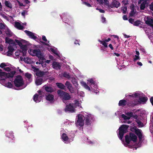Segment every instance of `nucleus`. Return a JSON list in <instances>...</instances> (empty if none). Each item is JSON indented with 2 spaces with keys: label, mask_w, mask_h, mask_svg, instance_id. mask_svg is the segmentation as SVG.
Instances as JSON below:
<instances>
[{
  "label": "nucleus",
  "mask_w": 153,
  "mask_h": 153,
  "mask_svg": "<svg viewBox=\"0 0 153 153\" xmlns=\"http://www.w3.org/2000/svg\"><path fill=\"white\" fill-rule=\"evenodd\" d=\"M82 85L86 89L88 90L89 91H90V87L87 84L86 82H81Z\"/></svg>",
  "instance_id": "obj_23"
},
{
  "label": "nucleus",
  "mask_w": 153,
  "mask_h": 153,
  "mask_svg": "<svg viewBox=\"0 0 153 153\" xmlns=\"http://www.w3.org/2000/svg\"><path fill=\"white\" fill-rule=\"evenodd\" d=\"M135 58L134 59L133 61L134 62L136 61L137 60H140V57L138 55H135Z\"/></svg>",
  "instance_id": "obj_46"
},
{
  "label": "nucleus",
  "mask_w": 153,
  "mask_h": 153,
  "mask_svg": "<svg viewBox=\"0 0 153 153\" xmlns=\"http://www.w3.org/2000/svg\"><path fill=\"white\" fill-rule=\"evenodd\" d=\"M125 133L119 131L118 136L120 140H122V139Z\"/></svg>",
  "instance_id": "obj_29"
},
{
  "label": "nucleus",
  "mask_w": 153,
  "mask_h": 153,
  "mask_svg": "<svg viewBox=\"0 0 153 153\" xmlns=\"http://www.w3.org/2000/svg\"><path fill=\"white\" fill-rule=\"evenodd\" d=\"M12 131H10L9 133V134H6V135L9 137L10 138H14V135Z\"/></svg>",
  "instance_id": "obj_37"
},
{
  "label": "nucleus",
  "mask_w": 153,
  "mask_h": 153,
  "mask_svg": "<svg viewBox=\"0 0 153 153\" xmlns=\"http://www.w3.org/2000/svg\"><path fill=\"white\" fill-rule=\"evenodd\" d=\"M42 39L45 42H46L47 41V40L46 39V37L45 36H42Z\"/></svg>",
  "instance_id": "obj_63"
},
{
  "label": "nucleus",
  "mask_w": 153,
  "mask_h": 153,
  "mask_svg": "<svg viewBox=\"0 0 153 153\" xmlns=\"http://www.w3.org/2000/svg\"><path fill=\"white\" fill-rule=\"evenodd\" d=\"M135 133L137 136L141 134V130L139 129H137L135 130Z\"/></svg>",
  "instance_id": "obj_44"
},
{
  "label": "nucleus",
  "mask_w": 153,
  "mask_h": 153,
  "mask_svg": "<svg viewBox=\"0 0 153 153\" xmlns=\"http://www.w3.org/2000/svg\"><path fill=\"white\" fill-rule=\"evenodd\" d=\"M5 6L9 8H12V5L11 3L9 1H5Z\"/></svg>",
  "instance_id": "obj_27"
},
{
  "label": "nucleus",
  "mask_w": 153,
  "mask_h": 153,
  "mask_svg": "<svg viewBox=\"0 0 153 153\" xmlns=\"http://www.w3.org/2000/svg\"><path fill=\"white\" fill-rule=\"evenodd\" d=\"M65 84L68 89H70V88L72 86L71 84L68 81H67L66 82Z\"/></svg>",
  "instance_id": "obj_35"
},
{
  "label": "nucleus",
  "mask_w": 153,
  "mask_h": 153,
  "mask_svg": "<svg viewBox=\"0 0 153 153\" xmlns=\"http://www.w3.org/2000/svg\"><path fill=\"white\" fill-rule=\"evenodd\" d=\"M52 67L53 68L56 70L61 69V66L59 62H54L52 63Z\"/></svg>",
  "instance_id": "obj_12"
},
{
  "label": "nucleus",
  "mask_w": 153,
  "mask_h": 153,
  "mask_svg": "<svg viewBox=\"0 0 153 153\" xmlns=\"http://www.w3.org/2000/svg\"><path fill=\"white\" fill-rule=\"evenodd\" d=\"M148 98L146 97H141L140 96L139 97V100L140 102V104L142 102H146Z\"/></svg>",
  "instance_id": "obj_21"
},
{
  "label": "nucleus",
  "mask_w": 153,
  "mask_h": 153,
  "mask_svg": "<svg viewBox=\"0 0 153 153\" xmlns=\"http://www.w3.org/2000/svg\"><path fill=\"white\" fill-rule=\"evenodd\" d=\"M16 73V71H15L7 73L5 72L2 71V70L0 69V77L1 80H5L7 78H12Z\"/></svg>",
  "instance_id": "obj_2"
},
{
  "label": "nucleus",
  "mask_w": 153,
  "mask_h": 153,
  "mask_svg": "<svg viewBox=\"0 0 153 153\" xmlns=\"http://www.w3.org/2000/svg\"><path fill=\"white\" fill-rule=\"evenodd\" d=\"M133 101L134 106L140 104V102H139V100L137 99H134Z\"/></svg>",
  "instance_id": "obj_32"
},
{
  "label": "nucleus",
  "mask_w": 153,
  "mask_h": 153,
  "mask_svg": "<svg viewBox=\"0 0 153 153\" xmlns=\"http://www.w3.org/2000/svg\"><path fill=\"white\" fill-rule=\"evenodd\" d=\"M24 31L30 38L34 40H35L37 39V37L34 35V33L27 30H25Z\"/></svg>",
  "instance_id": "obj_11"
},
{
  "label": "nucleus",
  "mask_w": 153,
  "mask_h": 153,
  "mask_svg": "<svg viewBox=\"0 0 153 153\" xmlns=\"http://www.w3.org/2000/svg\"><path fill=\"white\" fill-rule=\"evenodd\" d=\"M126 104L129 107H134L133 101H130L127 102Z\"/></svg>",
  "instance_id": "obj_33"
},
{
  "label": "nucleus",
  "mask_w": 153,
  "mask_h": 153,
  "mask_svg": "<svg viewBox=\"0 0 153 153\" xmlns=\"http://www.w3.org/2000/svg\"><path fill=\"white\" fill-rule=\"evenodd\" d=\"M56 85L58 88L62 90H64L65 91L66 87L64 85L60 82H56Z\"/></svg>",
  "instance_id": "obj_15"
},
{
  "label": "nucleus",
  "mask_w": 153,
  "mask_h": 153,
  "mask_svg": "<svg viewBox=\"0 0 153 153\" xmlns=\"http://www.w3.org/2000/svg\"><path fill=\"white\" fill-rule=\"evenodd\" d=\"M134 97L135 98H139L140 97V94L138 93H136L134 94Z\"/></svg>",
  "instance_id": "obj_58"
},
{
  "label": "nucleus",
  "mask_w": 153,
  "mask_h": 153,
  "mask_svg": "<svg viewBox=\"0 0 153 153\" xmlns=\"http://www.w3.org/2000/svg\"><path fill=\"white\" fill-rule=\"evenodd\" d=\"M32 52L33 56H36L39 58H41L42 56V54L41 50L39 49L33 50Z\"/></svg>",
  "instance_id": "obj_8"
},
{
  "label": "nucleus",
  "mask_w": 153,
  "mask_h": 153,
  "mask_svg": "<svg viewBox=\"0 0 153 153\" xmlns=\"http://www.w3.org/2000/svg\"><path fill=\"white\" fill-rule=\"evenodd\" d=\"M43 82V79L42 78H37L36 79L35 81L36 84L37 85H41Z\"/></svg>",
  "instance_id": "obj_19"
},
{
  "label": "nucleus",
  "mask_w": 153,
  "mask_h": 153,
  "mask_svg": "<svg viewBox=\"0 0 153 153\" xmlns=\"http://www.w3.org/2000/svg\"><path fill=\"white\" fill-rule=\"evenodd\" d=\"M128 127L129 126L128 125H123L120 127L119 130L121 131L126 133L127 131V129Z\"/></svg>",
  "instance_id": "obj_13"
},
{
  "label": "nucleus",
  "mask_w": 153,
  "mask_h": 153,
  "mask_svg": "<svg viewBox=\"0 0 153 153\" xmlns=\"http://www.w3.org/2000/svg\"><path fill=\"white\" fill-rule=\"evenodd\" d=\"M85 118V124L88 126L91 125L92 123V120H93V117L91 114L85 115L84 116Z\"/></svg>",
  "instance_id": "obj_7"
},
{
  "label": "nucleus",
  "mask_w": 153,
  "mask_h": 153,
  "mask_svg": "<svg viewBox=\"0 0 153 153\" xmlns=\"http://www.w3.org/2000/svg\"><path fill=\"white\" fill-rule=\"evenodd\" d=\"M0 28L1 29H5V25L2 23H0Z\"/></svg>",
  "instance_id": "obj_45"
},
{
  "label": "nucleus",
  "mask_w": 153,
  "mask_h": 153,
  "mask_svg": "<svg viewBox=\"0 0 153 153\" xmlns=\"http://www.w3.org/2000/svg\"><path fill=\"white\" fill-rule=\"evenodd\" d=\"M134 19H133L130 18L128 20V21L130 23L133 25L134 22Z\"/></svg>",
  "instance_id": "obj_54"
},
{
  "label": "nucleus",
  "mask_w": 153,
  "mask_h": 153,
  "mask_svg": "<svg viewBox=\"0 0 153 153\" xmlns=\"http://www.w3.org/2000/svg\"><path fill=\"white\" fill-rule=\"evenodd\" d=\"M57 94L62 101L65 102L66 101L69 100L71 98V96L68 93L61 90H59L57 91Z\"/></svg>",
  "instance_id": "obj_1"
},
{
  "label": "nucleus",
  "mask_w": 153,
  "mask_h": 153,
  "mask_svg": "<svg viewBox=\"0 0 153 153\" xmlns=\"http://www.w3.org/2000/svg\"><path fill=\"white\" fill-rule=\"evenodd\" d=\"M127 115L130 117H132L133 116V113L132 112H128V113L127 114Z\"/></svg>",
  "instance_id": "obj_60"
},
{
  "label": "nucleus",
  "mask_w": 153,
  "mask_h": 153,
  "mask_svg": "<svg viewBox=\"0 0 153 153\" xmlns=\"http://www.w3.org/2000/svg\"><path fill=\"white\" fill-rule=\"evenodd\" d=\"M6 35L9 37L12 36V33L9 30H7L6 32Z\"/></svg>",
  "instance_id": "obj_40"
},
{
  "label": "nucleus",
  "mask_w": 153,
  "mask_h": 153,
  "mask_svg": "<svg viewBox=\"0 0 153 153\" xmlns=\"http://www.w3.org/2000/svg\"><path fill=\"white\" fill-rule=\"evenodd\" d=\"M62 138L64 141H68V138L66 134L63 133L62 136Z\"/></svg>",
  "instance_id": "obj_28"
},
{
  "label": "nucleus",
  "mask_w": 153,
  "mask_h": 153,
  "mask_svg": "<svg viewBox=\"0 0 153 153\" xmlns=\"http://www.w3.org/2000/svg\"><path fill=\"white\" fill-rule=\"evenodd\" d=\"M128 0H123L122 1V2L124 5H126L128 4Z\"/></svg>",
  "instance_id": "obj_53"
},
{
  "label": "nucleus",
  "mask_w": 153,
  "mask_h": 153,
  "mask_svg": "<svg viewBox=\"0 0 153 153\" xmlns=\"http://www.w3.org/2000/svg\"><path fill=\"white\" fill-rule=\"evenodd\" d=\"M54 96L53 95L49 94L46 96V99L48 101H49L51 102H52L54 101Z\"/></svg>",
  "instance_id": "obj_14"
},
{
  "label": "nucleus",
  "mask_w": 153,
  "mask_h": 153,
  "mask_svg": "<svg viewBox=\"0 0 153 153\" xmlns=\"http://www.w3.org/2000/svg\"><path fill=\"white\" fill-rule=\"evenodd\" d=\"M75 105L74 103H69L68 105H67L64 109V111L65 112L74 113L75 112Z\"/></svg>",
  "instance_id": "obj_6"
},
{
  "label": "nucleus",
  "mask_w": 153,
  "mask_h": 153,
  "mask_svg": "<svg viewBox=\"0 0 153 153\" xmlns=\"http://www.w3.org/2000/svg\"><path fill=\"white\" fill-rule=\"evenodd\" d=\"M71 82L76 87L78 85V82L76 80V79L75 78L72 77L71 79Z\"/></svg>",
  "instance_id": "obj_26"
},
{
  "label": "nucleus",
  "mask_w": 153,
  "mask_h": 153,
  "mask_svg": "<svg viewBox=\"0 0 153 153\" xmlns=\"http://www.w3.org/2000/svg\"><path fill=\"white\" fill-rule=\"evenodd\" d=\"M29 59L28 57H24L23 61L27 63H29V62H28V60H29Z\"/></svg>",
  "instance_id": "obj_59"
},
{
  "label": "nucleus",
  "mask_w": 153,
  "mask_h": 153,
  "mask_svg": "<svg viewBox=\"0 0 153 153\" xmlns=\"http://www.w3.org/2000/svg\"><path fill=\"white\" fill-rule=\"evenodd\" d=\"M98 41L101 44H102L104 46L105 48H108V43H107L104 40H103V41H101L99 39Z\"/></svg>",
  "instance_id": "obj_25"
},
{
  "label": "nucleus",
  "mask_w": 153,
  "mask_h": 153,
  "mask_svg": "<svg viewBox=\"0 0 153 153\" xmlns=\"http://www.w3.org/2000/svg\"><path fill=\"white\" fill-rule=\"evenodd\" d=\"M144 20L145 23L149 26L153 24V18L150 16H147Z\"/></svg>",
  "instance_id": "obj_9"
},
{
  "label": "nucleus",
  "mask_w": 153,
  "mask_h": 153,
  "mask_svg": "<svg viewBox=\"0 0 153 153\" xmlns=\"http://www.w3.org/2000/svg\"><path fill=\"white\" fill-rule=\"evenodd\" d=\"M13 52H10L9 51L7 52V56H10L12 55Z\"/></svg>",
  "instance_id": "obj_61"
},
{
  "label": "nucleus",
  "mask_w": 153,
  "mask_h": 153,
  "mask_svg": "<svg viewBox=\"0 0 153 153\" xmlns=\"http://www.w3.org/2000/svg\"><path fill=\"white\" fill-rule=\"evenodd\" d=\"M134 4H132L130 6L131 11L130 13V16H133L135 13L136 10L134 8Z\"/></svg>",
  "instance_id": "obj_18"
},
{
  "label": "nucleus",
  "mask_w": 153,
  "mask_h": 153,
  "mask_svg": "<svg viewBox=\"0 0 153 153\" xmlns=\"http://www.w3.org/2000/svg\"><path fill=\"white\" fill-rule=\"evenodd\" d=\"M50 50L54 54H56L57 56H59V54L58 53H57L56 51H55V50L52 48H50Z\"/></svg>",
  "instance_id": "obj_52"
},
{
  "label": "nucleus",
  "mask_w": 153,
  "mask_h": 153,
  "mask_svg": "<svg viewBox=\"0 0 153 153\" xmlns=\"http://www.w3.org/2000/svg\"><path fill=\"white\" fill-rule=\"evenodd\" d=\"M140 21L139 20H137L134 22V23L133 25L134 26H138L140 24Z\"/></svg>",
  "instance_id": "obj_39"
},
{
  "label": "nucleus",
  "mask_w": 153,
  "mask_h": 153,
  "mask_svg": "<svg viewBox=\"0 0 153 153\" xmlns=\"http://www.w3.org/2000/svg\"><path fill=\"white\" fill-rule=\"evenodd\" d=\"M77 121L76 122V125L80 127H82L84 125V120L85 118L84 116L81 114H78L77 116Z\"/></svg>",
  "instance_id": "obj_5"
},
{
  "label": "nucleus",
  "mask_w": 153,
  "mask_h": 153,
  "mask_svg": "<svg viewBox=\"0 0 153 153\" xmlns=\"http://www.w3.org/2000/svg\"><path fill=\"white\" fill-rule=\"evenodd\" d=\"M149 8L151 10L153 11V2L149 5Z\"/></svg>",
  "instance_id": "obj_62"
},
{
  "label": "nucleus",
  "mask_w": 153,
  "mask_h": 153,
  "mask_svg": "<svg viewBox=\"0 0 153 153\" xmlns=\"http://www.w3.org/2000/svg\"><path fill=\"white\" fill-rule=\"evenodd\" d=\"M14 46H12L10 44L8 46V50L10 52H12L13 53V52L14 51V49L13 48Z\"/></svg>",
  "instance_id": "obj_30"
},
{
  "label": "nucleus",
  "mask_w": 153,
  "mask_h": 153,
  "mask_svg": "<svg viewBox=\"0 0 153 153\" xmlns=\"http://www.w3.org/2000/svg\"><path fill=\"white\" fill-rule=\"evenodd\" d=\"M150 101L152 104V105L153 106V97H151L150 99Z\"/></svg>",
  "instance_id": "obj_64"
},
{
  "label": "nucleus",
  "mask_w": 153,
  "mask_h": 153,
  "mask_svg": "<svg viewBox=\"0 0 153 153\" xmlns=\"http://www.w3.org/2000/svg\"><path fill=\"white\" fill-rule=\"evenodd\" d=\"M82 3L83 4H85L88 7H91V6L90 4L84 1Z\"/></svg>",
  "instance_id": "obj_57"
},
{
  "label": "nucleus",
  "mask_w": 153,
  "mask_h": 153,
  "mask_svg": "<svg viewBox=\"0 0 153 153\" xmlns=\"http://www.w3.org/2000/svg\"><path fill=\"white\" fill-rule=\"evenodd\" d=\"M15 27L19 30H23L24 27L22 26L20 23L18 22H16L15 23Z\"/></svg>",
  "instance_id": "obj_16"
},
{
  "label": "nucleus",
  "mask_w": 153,
  "mask_h": 153,
  "mask_svg": "<svg viewBox=\"0 0 153 153\" xmlns=\"http://www.w3.org/2000/svg\"><path fill=\"white\" fill-rule=\"evenodd\" d=\"M27 51H25V50H24V51H22V50H19V51L21 53H22L23 56H26V53H27Z\"/></svg>",
  "instance_id": "obj_47"
},
{
  "label": "nucleus",
  "mask_w": 153,
  "mask_h": 153,
  "mask_svg": "<svg viewBox=\"0 0 153 153\" xmlns=\"http://www.w3.org/2000/svg\"><path fill=\"white\" fill-rule=\"evenodd\" d=\"M19 47L22 50V51H27V46L26 45H23L22 44V45Z\"/></svg>",
  "instance_id": "obj_34"
},
{
  "label": "nucleus",
  "mask_w": 153,
  "mask_h": 153,
  "mask_svg": "<svg viewBox=\"0 0 153 153\" xmlns=\"http://www.w3.org/2000/svg\"><path fill=\"white\" fill-rule=\"evenodd\" d=\"M45 72L40 71L36 73V75L37 76L42 77L45 75Z\"/></svg>",
  "instance_id": "obj_22"
},
{
  "label": "nucleus",
  "mask_w": 153,
  "mask_h": 153,
  "mask_svg": "<svg viewBox=\"0 0 153 153\" xmlns=\"http://www.w3.org/2000/svg\"><path fill=\"white\" fill-rule=\"evenodd\" d=\"M68 89L69 91L71 93H73L74 92V89L72 86L70 88V89Z\"/></svg>",
  "instance_id": "obj_48"
},
{
  "label": "nucleus",
  "mask_w": 153,
  "mask_h": 153,
  "mask_svg": "<svg viewBox=\"0 0 153 153\" xmlns=\"http://www.w3.org/2000/svg\"><path fill=\"white\" fill-rule=\"evenodd\" d=\"M3 69L5 71H7V72H9L11 71V69L9 67L4 68Z\"/></svg>",
  "instance_id": "obj_56"
},
{
  "label": "nucleus",
  "mask_w": 153,
  "mask_h": 153,
  "mask_svg": "<svg viewBox=\"0 0 153 153\" xmlns=\"http://www.w3.org/2000/svg\"><path fill=\"white\" fill-rule=\"evenodd\" d=\"M121 9L123 11V14H125L127 11V8L126 6L122 7Z\"/></svg>",
  "instance_id": "obj_38"
},
{
  "label": "nucleus",
  "mask_w": 153,
  "mask_h": 153,
  "mask_svg": "<svg viewBox=\"0 0 153 153\" xmlns=\"http://www.w3.org/2000/svg\"><path fill=\"white\" fill-rule=\"evenodd\" d=\"M7 66L4 63H2L0 65V67L2 68H5V67Z\"/></svg>",
  "instance_id": "obj_55"
},
{
  "label": "nucleus",
  "mask_w": 153,
  "mask_h": 153,
  "mask_svg": "<svg viewBox=\"0 0 153 153\" xmlns=\"http://www.w3.org/2000/svg\"><path fill=\"white\" fill-rule=\"evenodd\" d=\"M43 88L48 93H52L55 91L54 89L51 86L45 85L43 87Z\"/></svg>",
  "instance_id": "obj_10"
},
{
  "label": "nucleus",
  "mask_w": 153,
  "mask_h": 153,
  "mask_svg": "<svg viewBox=\"0 0 153 153\" xmlns=\"http://www.w3.org/2000/svg\"><path fill=\"white\" fill-rule=\"evenodd\" d=\"M90 83L91 84V85H92L93 84H94L95 81L93 80V79H91L89 80H88Z\"/></svg>",
  "instance_id": "obj_51"
},
{
  "label": "nucleus",
  "mask_w": 153,
  "mask_h": 153,
  "mask_svg": "<svg viewBox=\"0 0 153 153\" xmlns=\"http://www.w3.org/2000/svg\"><path fill=\"white\" fill-rule=\"evenodd\" d=\"M140 9L141 10H144L145 7V6L144 3H142L140 6Z\"/></svg>",
  "instance_id": "obj_49"
},
{
  "label": "nucleus",
  "mask_w": 153,
  "mask_h": 153,
  "mask_svg": "<svg viewBox=\"0 0 153 153\" xmlns=\"http://www.w3.org/2000/svg\"><path fill=\"white\" fill-rule=\"evenodd\" d=\"M127 101L125 100H120L119 102V105L120 106H124L126 105Z\"/></svg>",
  "instance_id": "obj_20"
},
{
  "label": "nucleus",
  "mask_w": 153,
  "mask_h": 153,
  "mask_svg": "<svg viewBox=\"0 0 153 153\" xmlns=\"http://www.w3.org/2000/svg\"><path fill=\"white\" fill-rule=\"evenodd\" d=\"M121 117L125 120H129L130 118V117H127L124 114H122L121 115Z\"/></svg>",
  "instance_id": "obj_41"
},
{
  "label": "nucleus",
  "mask_w": 153,
  "mask_h": 153,
  "mask_svg": "<svg viewBox=\"0 0 153 153\" xmlns=\"http://www.w3.org/2000/svg\"><path fill=\"white\" fill-rule=\"evenodd\" d=\"M15 86L17 88L21 87L24 84V81L22 77L20 75L16 76L13 81Z\"/></svg>",
  "instance_id": "obj_3"
},
{
  "label": "nucleus",
  "mask_w": 153,
  "mask_h": 153,
  "mask_svg": "<svg viewBox=\"0 0 153 153\" xmlns=\"http://www.w3.org/2000/svg\"><path fill=\"white\" fill-rule=\"evenodd\" d=\"M39 95L37 94H35L33 97V100L36 102H38V98L39 97Z\"/></svg>",
  "instance_id": "obj_36"
},
{
  "label": "nucleus",
  "mask_w": 153,
  "mask_h": 153,
  "mask_svg": "<svg viewBox=\"0 0 153 153\" xmlns=\"http://www.w3.org/2000/svg\"><path fill=\"white\" fill-rule=\"evenodd\" d=\"M112 4H113L114 7L116 8H118L120 5V3L116 0L112 2Z\"/></svg>",
  "instance_id": "obj_24"
},
{
  "label": "nucleus",
  "mask_w": 153,
  "mask_h": 153,
  "mask_svg": "<svg viewBox=\"0 0 153 153\" xmlns=\"http://www.w3.org/2000/svg\"><path fill=\"white\" fill-rule=\"evenodd\" d=\"M63 76L66 78H69L70 76L69 74H68L67 72H65L63 74Z\"/></svg>",
  "instance_id": "obj_43"
},
{
  "label": "nucleus",
  "mask_w": 153,
  "mask_h": 153,
  "mask_svg": "<svg viewBox=\"0 0 153 153\" xmlns=\"http://www.w3.org/2000/svg\"><path fill=\"white\" fill-rule=\"evenodd\" d=\"M5 86L9 88H12L13 85L10 82H8L7 83L5 84Z\"/></svg>",
  "instance_id": "obj_31"
},
{
  "label": "nucleus",
  "mask_w": 153,
  "mask_h": 153,
  "mask_svg": "<svg viewBox=\"0 0 153 153\" xmlns=\"http://www.w3.org/2000/svg\"><path fill=\"white\" fill-rule=\"evenodd\" d=\"M32 75L28 73H27L25 74V76L28 79H30L31 76Z\"/></svg>",
  "instance_id": "obj_42"
},
{
  "label": "nucleus",
  "mask_w": 153,
  "mask_h": 153,
  "mask_svg": "<svg viewBox=\"0 0 153 153\" xmlns=\"http://www.w3.org/2000/svg\"><path fill=\"white\" fill-rule=\"evenodd\" d=\"M15 41L16 42V43H17L18 45L19 46L22 45V43L19 40L17 39H15Z\"/></svg>",
  "instance_id": "obj_50"
},
{
  "label": "nucleus",
  "mask_w": 153,
  "mask_h": 153,
  "mask_svg": "<svg viewBox=\"0 0 153 153\" xmlns=\"http://www.w3.org/2000/svg\"><path fill=\"white\" fill-rule=\"evenodd\" d=\"M125 141L127 144L130 143L131 141H132L134 142H135L137 140V136L134 133L130 132L129 135H126L125 136Z\"/></svg>",
  "instance_id": "obj_4"
},
{
  "label": "nucleus",
  "mask_w": 153,
  "mask_h": 153,
  "mask_svg": "<svg viewBox=\"0 0 153 153\" xmlns=\"http://www.w3.org/2000/svg\"><path fill=\"white\" fill-rule=\"evenodd\" d=\"M5 41L6 43H7L10 44H11L12 45V46L16 45V44L15 42L12 39L6 38L5 39Z\"/></svg>",
  "instance_id": "obj_17"
}]
</instances>
